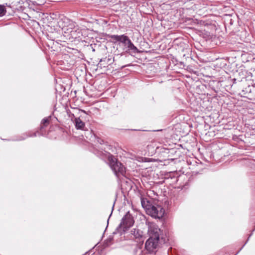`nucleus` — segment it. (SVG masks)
Here are the masks:
<instances>
[{
	"instance_id": "nucleus-1",
	"label": "nucleus",
	"mask_w": 255,
	"mask_h": 255,
	"mask_svg": "<svg viewBox=\"0 0 255 255\" xmlns=\"http://www.w3.org/2000/svg\"><path fill=\"white\" fill-rule=\"evenodd\" d=\"M146 225L150 237L145 242V248L149 253H155L160 245L168 244L169 239L165 232L159 228L156 224Z\"/></svg>"
},
{
	"instance_id": "nucleus-2",
	"label": "nucleus",
	"mask_w": 255,
	"mask_h": 255,
	"mask_svg": "<svg viewBox=\"0 0 255 255\" xmlns=\"http://www.w3.org/2000/svg\"><path fill=\"white\" fill-rule=\"evenodd\" d=\"M102 155L108 158L109 165L117 177L120 178L121 177L125 176L126 167L121 162L118 161L117 158L106 151H104V152H100L98 156H102Z\"/></svg>"
},
{
	"instance_id": "nucleus-3",
	"label": "nucleus",
	"mask_w": 255,
	"mask_h": 255,
	"mask_svg": "<svg viewBox=\"0 0 255 255\" xmlns=\"http://www.w3.org/2000/svg\"><path fill=\"white\" fill-rule=\"evenodd\" d=\"M146 212L152 217L160 219L163 216L165 210L161 206H155L151 203Z\"/></svg>"
},
{
	"instance_id": "nucleus-4",
	"label": "nucleus",
	"mask_w": 255,
	"mask_h": 255,
	"mask_svg": "<svg viewBox=\"0 0 255 255\" xmlns=\"http://www.w3.org/2000/svg\"><path fill=\"white\" fill-rule=\"evenodd\" d=\"M81 111L84 113V115H80L79 117L75 118L73 123L77 129L86 131L88 129L85 126V121L88 118V115L85 111L82 110Z\"/></svg>"
},
{
	"instance_id": "nucleus-5",
	"label": "nucleus",
	"mask_w": 255,
	"mask_h": 255,
	"mask_svg": "<svg viewBox=\"0 0 255 255\" xmlns=\"http://www.w3.org/2000/svg\"><path fill=\"white\" fill-rule=\"evenodd\" d=\"M73 24H70L69 25L70 27L66 28V26H64L62 29L64 30L65 33H69L70 36V38L71 37L72 39L79 38L82 36V32L81 30L76 27H72Z\"/></svg>"
},
{
	"instance_id": "nucleus-6",
	"label": "nucleus",
	"mask_w": 255,
	"mask_h": 255,
	"mask_svg": "<svg viewBox=\"0 0 255 255\" xmlns=\"http://www.w3.org/2000/svg\"><path fill=\"white\" fill-rule=\"evenodd\" d=\"M108 37L110 38L113 42H120L125 45L130 40L128 37L124 34L118 35H108Z\"/></svg>"
},
{
	"instance_id": "nucleus-7",
	"label": "nucleus",
	"mask_w": 255,
	"mask_h": 255,
	"mask_svg": "<svg viewBox=\"0 0 255 255\" xmlns=\"http://www.w3.org/2000/svg\"><path fill=\"white\" fill-rule=\"evenodd\" d=\"M131 226V224H119L114 233H120L121 235L128 233Z\"/></svg>"
},
{
	"instance_id": "nucleus-8",
	"label": "nucleus",
	"mask_w": 255,
	"mask_h": 255,
	"mask_svg": "<svg viewBox=\"0 0 255 255\" xmlns=\"http://www.w3.org/2000/svg\"><path fill=\"white\" fill-rule=\"evenodd\" d=\"M125 46L127 49L126 51L130 54H135L139 52L137 48L134 45L130 40H129Z\"/></svg>"
},
{
	"instance_id": "nucleus-9",
	"label": "nucleus",
	"mask_w": 255,
	"mask_h": 255,
	"mask_svg": "<svg viewBox=\"0 0 255 255\" xmlns=\"http://www.w3.org/2000/svg\"><path fill=\"white\" fill-rule=\"evenodd\" d=\"M134 217L129 212H128L122 218L120 223H134Z\"/></svg>"
},
{
	"instance_id": "nucleus-10",
	"label": "nucleus",
	"mask_w": 255,
	"mask_h": 255,
	"mask_svg": "<svg viewBox=\"0 0 255 255\" xmlns=\"http://www.w3.org/2000/svg\"><path fill=\"white\" fill-rule=\"evenodd\" d=\"M114 61V57L109 56L108 58L106 57L105 58L101 59L98 63V65H100L101 66L104 65V64H102V62H105L106 65H111Z\"/></svg>"
},
{
	"instance_id": "nucleus-11",
	"label": "nucleus",
	"mask_w": 255,
	"mask_h": 255,
	"mask_svg": "<svg viewBox=\"0 0 255 255\" xmlns=\"http://www.w3.org/2000/svg\"><path fill=\"white\" fill-rule=\"evenodd\" d=\"M51 117H48L47 118H45L43 119L41 122V126L40 127V130L42 131V130L44 128L47 127L49 124L50 120Z\"/></svg>"
},
{
	"instance_id": "nucleus-12",
	"label": "nucleus",
	"mask_w": 255,
	"mask_h": 255,
	"mask_svg": "<svg viewBox=\"0 0 255 255\" xmlns=\"http://www.w3.org/2000/svg\"><path fill=\"white\" fill-rule=\"evenodd\" d=\"M141 204L142 207L145 209V211H146L148 207H149L151 204V203L148 200H147V199L141 197Z\"/></svg>"
},
{
	"instance_id": "nucleus-13",
	"label": "nucleus",
	"mask_w": 255,
	"mask_h": 255,
	"mask_svg": "<svg viewBox=\"0 0 255 255\" xmlns=\"http://www.w3.org/2000/svg\"><path fill=\"white\" fill-rule=\"evenodd\" d=\"M130 233L131 235H133L136 238H138V237L140 236L138 230H137L135 228L131 229L130 231Z\"/></svg>"
},
{
	"instance_id": "nucleus-14",
	"label": "nucleus",
	"mask_w": 255,
	"mask_h": 255,
	"mask_svg": "<svg viewBox=\"0 0 255 255\" xmlns=\"http://www.w3.org/2000/svg\"><path fill=\"white\" fill-rule=\"evenodd\" d=\"M23 135L24 136L22 137L21 138H20L19 140H23L27 137L36 136V132H34L33 134H32L31 132H29L28 133H26L23 134Z\"/></svg>"
},
{
	"instance_id": "nucleus-15",
	"label": "nucleus",
	"mask_w": 255,
	"mask_h": 255,
	"mask_svg": "<svg viewBox=\"0 0 255 255\" xmlns=\"http://www.w3.org/2000/svg\"><path fill=\"white\" fill-rule=\"evenodd\" d=\"M251 87L250 86H248L245 89L242 90L243 95H244V97H246V95L251 93Z\"/></svg>"
},
{
	"instance_id": "nucleus-16",
	"label": "nucleus",
	"mask_w": 255,
	"mask_h": 255,
	"mask_svg": "<svg viewBox=\"0 0 255 255\" xmlns=\"http://www.w3.org/2000/svg\"><path fill=\"white\" fill-rule=\"evenodd\" d=\"M6 13L5 7L3 5H0V17L5 15Z\"/></svg>"
},
{
	"instance_id": "nucleus-17",
	"label": "nucleus",
	"mask_w": 255,
	"mask_h": 255,
	"mask_svg": "<svg viewBox=\"0 0 255 255\" xmlns=\"http://www.w3.org/2000/svg\"><path fill=\"white\" fill-rule=\"evenodd\" d=\"M96 140L100 144H103L105 142L104 140L103 139H102L99 137H96Z\"/></svg>"
},
{
	"instance_id": "nucleus-18",
	"label": "nucleus",
	"mask_w": 255,
	"mask_h": 255,
	"mask_svg": "<svg viewBox=\"0 0 255 255\" xmlns=\"http://www.w3.org/2000/svg\"><path fill=\"white\" fill-rule=\"evenodd\" d=\"M139 217L140 220H143L144 222H145V223H151L150 222H148L146 221L145 216L141 215H139Z\"/></svg>"
},
{
	"instance_id": "nucleus-19",
	"label": "nucleus",
	"mask_w": 255,
	"mask_h": 255,
	"mask_svg": "<svg viewBox=\"0 0 255 255\" xmlns=\"http://www.w3.org/2000/svg\"><path fill=\"white\" fill-rule=\"evenodd\" d=\"M139 251L140 253H141V249L138 248L137 246L136 245L134 248V253L135 254H136V253Z\"/></svg>"
},
{
	"instance_id": "nucleus-20",
	"label": "nucleus",
	"mask_w": 255,
	"mask_h": 255,
	"mask_svg": "<svg viewBox=\"0 0 255 255\" xmlns=\"http://www.w3.org/2000/svg\"><path fill=\"white\" fill-rule=\"evenodd\" d=\"M87 254H89V253H88V252H86V253H85V255H87Z\"/></svg>"
},
{
	"instance_id": "nucleus-21",
	"label": "nucleus",
	"mask_w": 255,
	"mask_h": 255,
	"mask_svg": "<svg viewBox=\"0 0 255 255\" xmlns=\"http://www.w3.org/2000/svg\"><path fill=\"white\" fill-rule=\"evenodd\" d=\"M126 67V65H124V66H123L122 67V68H124V67Z\"/></svg>"
},
{
	"instance_id": "nucleus-22",
	"label": "nucleus",
	"mask_w": 255,
	"mask_h": 255,
	"mask_svg": "<svg viewBox=\"0 0 255 255\" xmlns=\"http://www.w3.org/2000/svg\"><path fill=\"white\" fill-rule=\"evenodd\" d=\"M109 219H108L107 220V223H109Z\"/></svg>"
},
{
	"instance_id": "nucleus-23",
	"label": "nucleus",
	"mask_w": 255,
	"mask_h": 255,
	"mask_svg": "<svg viewBox=\"0 0 255 255\" xmlns=\"http://www.w3.org/2000/svg\"><path fill=\"white\" fill-rule=\"evenodd\" d=\"M88 117H89V116H88ZM86 119H87V120H89L88 118H87Z\"/></svg>"
}]
</instances>
